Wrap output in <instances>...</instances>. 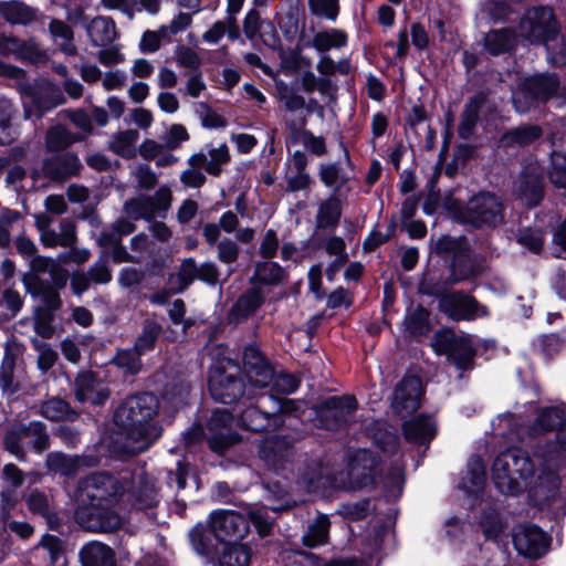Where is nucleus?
Here are the masks:
<instances>
[{"mask_svg":"<svg viewBox=\"0 0 566 566\" xmlns=\"http://www.w3.org/2000/svg\"><path fill=\"white\" fill-rule=\"evenodd\" d=\"M160 402L148 391L127 397L114 412V423L124 436L118 447L122 455H136L148 450L163 434L161 424L155 420Z\"/></svg>","mask_w":566,"mask_h":566,"instance_id":"obj_1","label":"nucleus"},{"mask_svg":"<svg viewBox=\"0 0 566 566\" xmlns=\"http://www.w3.org/2000/svg\"><path fill=\"white\" fill-rule=\"evenodd\" d=\"M420 292L438 297V310L455 322H471L488 317L490 314L488 307L471 294L463 291H446L444 285L432 283L428 279L422 281Z\"/></svg>","mask_w":566,"mask_h":566,"instance_id":"obj_2","label":"nucleus"},{"mask_svg":"<svg viewBox=\"0 0 566 566\" xmlns=\"http://www.w3.org/2000/svg\"><path fill=\"white\" fill-rule=\"evenodd\" d=\"M504 207L501 199L490 192H480L468 200L467 203L458 206L455 218L474 228H494L504 220Z\"/></svg>","mask_w":566,"mask_h":566,"instance_id":"obj_3","label":"nucleus"},{"mask_svg":"<svg viewBox=\"0 0 566 566\" xmlns=\"http://www.w3.org/2000/svg\"><path fill=\"white\" fill-rule=\"evenodd\" d=\"M209 391L221 403H232L242 397L244 382L239 365L231 359L218 360L210 369Z\"/></svg>","mask_w":566,"mask_h":566,"instance_id":"obj_4","label":"nucleus"},{"mask_svg":"<svg viewBox=\"0 0 566 566\" xmlns=\"http://www.w3.org/2000/svg\"><path fill=\"white\" fill-rule=\"evenodd\" d=\"M492 471L497 486L502 488L506 483L511 491L518 479L527 480L533 476L535 464L526 451L511 448L496 457Z\"/></svg>","mask_w":566,"mask_h":566,"instance_id":"obj_5","label":"nucleus"},{"mask_svg":"<svg viewBox=\"0 0 566 566\" xmlns=\"http://www.w3.org/2000/svg\"><path fill=\"white\" fill-rule=\"evenodd\" d=\"M520 32L531 43L547 44L559 34L558 22L549 7H533L525 11L520 22Z\"/></svg>","mask_w":566,"mask_h":566,"instance_id":"obj_6","label":"nucleus"},{"mask_svg":"<svg viewBox=\"0 0 566 566\" xmlns=\"http://www.w3.org/2000/svg\"><path fill=\"white\" fill-rule=\"evenodd\" d=\"M119 481L107 473H93L78 485V505L116 504L122 494Z\"/></svg>","mask_w":566,"mask_h":566,"instance_id":"obj_7","label":"nucleus"},{"mask_svg":"<svg viewBox=\"0 0 566 566\" xmlns=\"http://www.w3.org/2000/svg\"><path fill=\"white\" fill-rule=\"evenodd\" d=\"M115 504L78 505L74 513L75 522L84 530L112 533L123 525L122 516L114 510Z\"/></svg>","mask_w":566,"mask_h":566,"instance_id":"obj_8","label":"nucleus"},{"mask_svg":"<svg viewBox=\"0 0 566 566\" xmlns=\"http://www.w3.org/2000/svg\"><path fill=\"white\" fill-rule=\"evenodd\" d=\"M232 421L233 416L228 409L218 408L212 411L206 426L207 443L212 452L222 455L241 441V436L230 428Z\"/></svg>","mask_w":566,"mask_h":566,"instance_id":"obj_9","label":"nucleus"},{"mask_svg":"<svg viewBox=\"0 0 566 566\" xmlns=\"http://www.w3.org/2000/svg\"><path fill=\"white\" fill-rule=\"evenodd\" d=\"M434 253L443 260H451L450 275L446 284H455L471 277L481 275L485 269V260L471 253V250H432L430 256Z\"/></svg>","mask_w":566,"mask_h":566,"instance_id":"obj_10","label":"nucleus"},{"mask_svg":"<svg viewBox=\"0 0 566 566\" xmlns=\"http://www.w3.org/2000/svg\"><path fill=\"white\" fill-rule=\"evenodd\" d=\"M358 403L354 396H333L325 399L316 410L318 426L326 430H337L348 424Z\"/></svg>","mask_w":566,"mask_h":566,"instance_id":"obj_11","label":"nucleus"},{"mask_svg":"<svg viewBox=\"0 0 566 566\" xmlns=\"http://www.w3.org/2000/svg\"><path fill=\"white\" fill-rule=\"evenodd\" d=\"M211 531L223 543L243 539L250 530L249 518L235 511L221 510L211 514Z\"/></svg>","mask_w":566,"mask_h":566,"instance_id":"obj_12","label":"nucleus"},{"mask_svg":"<svg viewBox=\"0 0 566 566\" xmlns=\"http://www.w3.org/2000/svg\"><path fill=\"white\" fill-rule=\"evenodd\" d=\"M437 352L444 354L459 370H471L474 366L476 349L471 336L455 334L443 335L437 345Z\"/></svg>","mask_w":566,"mask_h":566,"instance_id":"obj_13","label":"nucleus"},{"mask_svg":"<svg viewBox=\"0 0 566 566\" xmlns=\"http://www.w3.org/2000/svg\"><path fill=\"white\" fill-rule=\"evenodd\" d=\"M378 461L367 450L356 451L349 459L347 467V480L340 483L349 490H358L374 484Z\"/></svg>","mask_w":566,"mask_h":566,"instance_id":"obj_14","label":"nucleus"},{"mask_svg":"<svg viewBox=\"0 0 566 566\" xmlns=\"http://www.w3.org/2000/svg\"><path fill=\"white\" fill-rule=\"evenodd\" d=\"M295 449L289 437L275 436L264 440L259 447V457L276 472L289 470L293 464Z\"/></svg>","mask_w":566,"mask_h":566,"instance_id":"obj_15","label":"nucleus"},{"mask_svg":"<svg viewBox=\"0 0 566 566\" xmlns=\"http://www.w3.org/2000/svg\"><path fill=\"white\" fill-rule=\"evenodd\" d=\"M269 291L254 284L232 304L227 314L228 323L239 325L252 318L264 305Z\"/></svg>","mask_w":566,"mask_h":566,"instance_id":"obj_16","label":"nucleus"},{"mask_svg":"<svg viewBox=\"0 0 566 566\" xmlns=\"http://www.w3.org/2000/svg\"><path fill=\"white\" fill-rule=\"evenodd\" d=\"M243 370L250 384L256 388H266L273 380V366L255 344L243 350Z\"/></svg>","mask_w":566,"mask_h":566,"instance_id":"obj_17","label":"nucleus"},{"mask_svg":"<svg viewBox=\"0 0 566 566\" xmlns=\"http://www.w3.org/2000/svg\"><path fill=\"white\" fill-rule=\"evenodd\" d=\"M423 387L418 376H405L396 386L392 408L400 416L415 412L421 405Z\"/></svg>","mask_w":566,"mask_h":566,"instance_id":"obj_18","label":"nucleus"},{"mask_svg":"<svg viewBox=\"0 0 566 566\" xmlns=\"http://www.w3.org/2000/svg\"><path fill=\"white\" fill-rule=\"evenodd\" d=\"M239 218L233 211H226L219 219L218 223L208 222L202 227V235L209 245H214L221 235V231L226 233H234L235 239L244 244L252 242L254 230L251 228L239 229Z\"/></svg>","mask_w":566,"mask_h":566,"instance_id":"obj_19","label":"nucleus"},{"mask_svg":"<svg viewBox=\"0 0 566 566\" xmlns=\"http://www.w3.org/2000/svg\"><path fill=\"white\" fill-rule=\"evenodd\" d=\"M82 168L83 165L78 156L73 151L52 155L42 161L43 177L56 182H64L77 176Z\"/></svg>","mask_w":566,"mask_h":566,"instance_id":"obj_20","label":"nucleus"},{"mask_svg":"<svg viewBox=\"0 0 566 566\" xmlns=\"http://www.w3.org/2000/svg\"><path fill=\"white\" fill-rule=\"evenodd\" d=\"M546 534L535 525H522L513 534V544L518 554L530 557H542L548 547Z\"/></svg>","mask_w":566,"mask_h":566,"instance_id":"obj_21","label":"nucleus"},{"mask_svg":"<svg viewBox=\"0 0 566 566\" xmlns=\"http://www.w3.org/2000/svg\"><path fill=\"white\" fill-rule=\"evenodd\" d=\"M544 129L537 124H522L505 130L499 138V148L506 153L520 150L535 144L542 138Z\"/></svg>","mask_w":566,"mask_h":566,"instance_id":"obj_22","label":"nucleus"},{"mask_svg":"<svg viewBox=\"0 0 566 566\" xmlns=\"http://www.w3.org/2000/svg\"><path fill=\"white\" fill-rule=\"evenodd\" d=\"M283 422L280 417L256 406H249L238 415L239 426L253 432L275 430L283 426Z\"/></svg>","mask_w":566,"mask_h":566,"instance_id":"obj_23","label":"nucleus"},{"mask_svg":"<svg viewBox=\"0 0 566 566\" xmlns=\"http://www.w3.org/2000/svg\"><path fill=\"white\" fill-rule=\"evenodd\" d=\"M275 252L276 250H261L262 258L265 260L255 263L254 273L250 277L251 285L258 284L265 289V286H275L283 282L284 269L270 260L275 256Z\"/></svg>","mask_w":566,"mask_h":566,"instance_id":"obj_24","label":"nucleus"},{"mask_svg":"<svg viewBox=\"0 0 566 566\" xmlns=\"http://www.w3.org/2000/svg\"><path fill=\"white\" fill-rule=\"evenodd\" d=\"M342 217V202L336 195L329 196L318 205L316 213L315 235H329L339 223Z\"/></svg>","mask_w":566,"mask_h":566,"instance_id":"obj_25","label":"nucleus"},{"mask_svg":"<svg viewBox=\"0 0 566 566\" xmlns=\"http://www.w3.org/2000/svg\"><path fill=\"white\" fill-rule=\"evenodd\" d=\"M515 192L528 208L537 207L544 198L543 177L532 171H523L516 181Z\"/></svg>","mask_w":566,"mask_h":566,"instance_id":"obj_26","label":"nucleus"},{"mask_svg":"<svg viewBox=\"0 0 566 566\" xmlns=\"http://www.w3.org/2000/svg\"><path fill=\"white\" fill-rule=\"evenodd\" d=\"M23 348L15 343H7L0 365V388L3 394L12 395L18 391L19 384L14 380V369Z\"/></svg>","mask_w":566,"mask_h":566,"instance_id":"obj_27","label":"nucleus"},{"mask_svg":"<svg viewBox=\"0 0 566 566\" xmlns=\"http://www.w3.org/2000/svg\"><path fill=\"white\" fill-rule=\"evenodd\" d=\"M39 230L45 248H75V226L70 219L62 220L55 228L40 227Z\"/></svg>","mask_w":566,"mask_h":566,"instance_id":"obj_28","label":"nucleus"},{"mask_svg":"<svg viewBox=\"0 0 566 566\" xmlns=\"http://www.w3.org/2000/svg\"><path fill=\"white\" fill-rule=\"evenodd\" d=\"M405 439L413 444H428L437 434V426L431 417L417 416L402 424Z\"/></svg>","mask_w":566,"mask_h":566,"instance_id":"obj_29","label":"nucleus"},{"mask_svg":"<svg viewBox=\"0 0 566 566\" xmlns=\"http://www.w3.org/2000/svg\"><path fill=\"white\" fill-rule=\"evenodd\" d=\"M74 395L78 402L102 405L108 394L99 389V382L93 373L80 374L74 381Z\"/></svg>","mask_w":566,"mask_h":566,"instance_id":"obj_30","label":"nucleus"},{"mask_svg":"<svg viewBox=\"0 0 566 566\" xmlns=\"http://www.w3.org/2000/svg\"><path fill=\"white\" fill-rule=\"evenodd\" d=\"M86 33L93 46H107L118 36L115 21L105 15L93 18L86 24Z\"/></svg>","mask_w":566,"mask_h":566,"instance_id":"obj_31","label":"nucleus"},{"mask_svg":"<svg viewBox=\"0 0 566 566\" xmlns=\"http://www.w3.org/2000/svg\"><path fill=\"white\" fill-rule=\"evenodd\" d=\"M97 263L90 268L87 271L90 279L95 284H106L112 280V273L108 269L106 258L111 256L115 263L133 262L140 263L144 254L140 256L132 255L127 250H109Z\"/></svg>","mask_w":566,"mask_h":566,"instance_id":"obj_32","label":"nucleus"},{"mask_svg":"<svg viewBox=\"0 0 566 566\" xmlns=\"http://www.w3.org/2000/svg\"><path fill=\"white\" fill-rule=\"evenodd\" d=\"M61 261L65 263L67 258L63 256L60 258L59 261H55L50 258L35 255L32 256L31 269L36 273H49L51 277L50 284L59 290H63L66 286L70 274L69 271L62 266Z\"/></svg>","mask_w":566,"mask_h":566,"instance_id":"obj_33","label":"nucleus"},{"mask_svg":"<svg viewBox=\"0 0 566 566\" xmlns=\"http://www.w3.org/2000/svg\"><path fill=\"white\" fill-rule=\"evenodd\" d=\"M484 49L493 56L510 53L517 44L516 32L511 28L490 30L484 36Z\"/></svg>","mask_w":566,"mask_h":566,"instance_id":"obj_34","label":"nucleus"},{"mask_svg":"<svg viewBox=\"0 0 566 566\" xmlns=\"http://www.w3.org/2000/svg\"><path fill=\"white\" fill-rule=\"evenodd\" d=\"M565 426V409L560 407H548L541 410L534 424L532 426L533 433H543L548 431H557V439L562 444Z\"/></svg>","mask_w":566,"mask_h":566,"instance_id":"obj_35","label":"nucleus"},{"mask_svg":"<svg viewBox=\"0 0 566 566\" xmlns=\"http://www.w3.org/2000/svg\"><path fill=\"white\" fill-rule=\"evenodd\" d=\"M82 566H116L115 553L106 544L91 542L80 552Z\"/></svg>","mask_w":566,"mask_h":566,"instance_id":"obj_36","label":"nucleus"},{"mask_svg":"<svg viewBox=\"0 0 566 566\" xmlns=\"http://www.w3.org/2000/svg\"><path fill=\"white\" fill-rule=\"evenodd\" d=\"M136 229L133 221L119 218L112 226L104 228L97 239L99 248H123L120 245L124 237L132 234Z\"/></svg>","mask_w":566,"mask_h":566,"instance_id":"obj_37","label":"nucleus"},{"mask_svg":"<svg viewBox=\"0 0 566 566\" xmlns=\"http://www.w3.org/2000/svg\"><path fill=\"white\" fill-rule=\"evenodd\" d=\"M2 478L1 500L7 506H13L18 501L17 490L24 483V474L14 463H8L2 468Z\"/></svg>","mask_w":566,"mask_h":566,"instance_id":"obj_38","label":"nucleus"},{"mask_svg":"<svg viewBox=\"0 0 566 566\" xmlns=\"http://www.w3.org/2000/svg\"><path fill=\"white\" fill-rule=\"evenodd\" d=\"M36 12V9L18 0L0 3V15L10 24H30L35 20Z\"/></svg>","mask_w":566,"mask_h":566,"instance_id":"obj_39","label":"nucleus"},{"mask_svg":"<svg viewBox=\"0 0 566 566\" xmlns=\"http://www.w3.org/2000/svg\"><path fill=\"white\" fill-rule=\"evenodd\" d=\"M40 415L50 421H75L78 412L59 397H51L40 406Z\"/></svg>","mask_w":566,"mask_h":566,"instance_id":"obj_40","label":"nucleus"},{"mask_svg":"<svg viewBox=\"0 0 566 566\" xmlns=\"http://www.w3.org/2000/svg\"><path fill=\"white\" fill-rule=\"evenodd\" d=\"M483 104L484 98L481 95H475L465 103L458 127V135L460 138L469 139L474 134L479 122V114Z\"/></svg>","mask_w":566,"mask_h":566,"instance_id":"obj_41","label":"nucleus"},{"mask_svg":"<svg viewBox=\"0 0 566 566\" xmlns=\"http://www.w3.org/2000/svg\"><path fill=\"white\" fill-rule=\"evenodd\" d=\"M525 83L541 103H545L556 95L559 88V78L556 74L535 75L527 78Z\"/></svg>","mask_w":566,"mask_h":566,"instance_id":"obj_42","label":"nucleus"},{"mask_svg":"<svg viewBox=\"0 0 566 566\" xmlns=\"http://www.w3.org/2000/svg\"><path fill=\"white\" fill-rule=\"evenodd\" d=\"M27 506L33 514L40 515L49 524L50 528H55L59 523V518L54 512L48 495L39 490H33L27 496Z\"/></svg>","mask_w":566,"mask_h":566,"instance_id":"obj_43","label":"nucleus"},{"mask_svg":"<svg viewBox=\"0 0 566 566\" xmlns=\"http://www.w3.org/2000/svg\"><path fill=\"white\" fill-rule=\"evenodd\" d=\"M348 36L344 30L329 29L327 31L316 32L311 42V46L314 48L319 54H327L332 49H342L347 45Z\"/></svg>","mask_w":566,"mask_h":566,"instance_id":"obj_44","label":"nucleus"},{"mask_svg":"<svg viewBox=\"0 0 566 566\" xmlns=\"http://www.w3.org/2000/svg\"><path fill=\"white\" fill-rule=\"evenodd\" d=\"M405 332L413 338L427 336L430 331L429 312L422 306L408 310L403 319Z\"/></svg>","mask_w":566,"mask_h":566,"instance_id":"obj_45","label":"nucleus"},{"mask_svg":"<svg viewBox=\"0 0 566 566\" xmlns=\"http://www.w3.org/2000/svg\"><path fill=\"white\" fill-rule=\"evenodd\" d=\"M82 140L84 136L72 133L63 126H54L46 132L45 147L49 151L57 153Z\"/></svg>","mask_w":566,"mask_h":566,"instance_id":"obj_46","label":"nucleus"},{"mask_svg":"<svg viewBox=\"0 0 566 566\" xmlns=\"http://www.w3.org/2000/svg\"><path fill=\"white\" fill-rule=\"evenodd\" d=\"M49 32L59 42V49L67 56L77 54V48L74 44V32L72 28L60 19H52L49 23Z\"/></svg>","mask_w":566,"mask_h":566,"instance_id":"obj_47","label":"nucleus"},{"mask_svg":"<svg viewBox=\"0 0 566 566\" xmlns=\"http://www.w3.org/2000/svg\"><path fill=\"white\" fill-rule=\"evenodd\" d=\"M318 177L325 187L333 189V195L340 191L350 179L338 161L321 164L318 167Z\"/></svg>","mask_w":566,"mask_h":566,"instance_id":"obj_48","label":"nucleus"},{"mask_svg":"<svg viewBox=\"0 0 566 566\" xmlns=\"http://www.w3.org/2000/svg\"><path fill=\"white\" fill-rule=\"evenodd\" d=\"M142 355L132 348H119L113 356L111 364L122 370L124 376H135L140 373Z\"/></svg>","mask_w":566,"mask_h":566,"instance_id":"obj_49","label":"nucleus"},{"mask_svg":"<svg viewBox=\"0 0 566 566\" xmlns=\"http://www.w3.org/2000/svg\"><path fill=\"white\" fill-rule=\"evenodd\" d=\"M296 472L297 482L308 491L317 489L324 476L322 464L317 460L305 461L298 464Z\"/></svg>","mask_w":566,"mask_h":566,"instance_id":"obj_50","label":"nucleus"},{"mask_svg":"<svg viewBox=\"0 0 566 566\" xmlns=\"http://www.w3.org/2000/svg\"><path fill=\"white\" fill-rule=\"evenodd\" d=\"M329 526V518L326 515H318L304 534L303 544L311 548L326 544Z\"/></svg>","mask_w":566,"mask_h":566,"instance_id":"obj_51","label":"nucleus"},{"mask_svg":"<svg viewBox=\"0 0 566 566\" xmlns=\"http://www.w3.org/2000/svg\"><path fill=\"white\" fill-rule=\"evenodd\" d=\"M161 326L155 321H146L143 325L142 333L136 338L133 348L142 356L155 348L156 342L161 334Z\"/></svg>","mask_w":566,"mask_h":566,"instance_id":"obj_52","label":"nucleus"},{"mask_svg":"<svg viewBox=\"0 0 566 566\" xmlns=\"http://www.w3.org/2000/svg\"><path fill=\"white\" fill-rule=\"evenodd\" d=\"M13 56L20 61H27L32 64H39L46 61V53L40 48L38 41L33 38L21 40L18 38L17 49Z\"/></svg>","mask_w":566,"mask_h":566,"instance_id":"obj_53","label":"nucleus"},{"mask_svg":"<svg viewBox=\"0 0 566 566\" xmlns=\"http://www.w3.org/2000/svg\"><path fill=\"white\" fill-rule=\"evenodd\" d=\"M138 133L132 129L116 133L109 142V149L124 158H132L135 155V143Z\"/></svg>","mask_w":566,"mask_h":566,"instance_id":"obj_54","label":"nucleus"},{"mask_svg":"<svg viewBox=\"0 0 566 566\" xmlns=\"http://www.w3.org/2000/svg\"><path fill=\"white\" fill-rule=\"evenodd\" d=\"M560 142L565 149L554 148L549 179L556 187L566 189V134L560 137Z\"/></svg>","mask_w":566,"mask_h":566,"instance_id":"obj_55","label":"nucleus"},{"mask_svg":"<svg viewBox=\"0 0 566 566\" xmlns=\"http://www.w3.org/2000/svg\"><path fill=\"white\" fill-rule=\"evenodd\" d=\"M23 439H25L24 423L11 426L3 437L6 450L13 454L19 461L27 459V454L21 444Z\"/></svg>","mask_w":566,"mask_h":566,"instance_id":"obj_56","label":"nucleus"},{"mask_svg":"<svg viewBox=\"0 0 566 566\" xmlns=\"http://www.w3.org/2000/svg\"><path fill=\"white\" fill-rule=\"evenodd\" d=\"M25 439L31 440L32 448L35 452L42 453L50 448V437L46 426L41 421H31L24 424Z\"/></svg>","mask_w":566,"mask_h":566,"instance_id":"obj_57","label":"nucleus"},{"mask_svg":"<svg viewBox=\"0 0 566 566\" xmlns=\"http://www.w3.org/2000/svg\"><path fill=\"white\" fill-rule=\"evenodd\" d=\"M251 549L247 545H232L224 548L220 566H250Z\"/></svg>","mask_w":566,"mask_h":566,"instance_id":"obj_58","label":"nucleus"},{"mask_svg":"<svg viewBox=\"0 0 566 566\" xmlns=\"http://www.w3.org/2000/svg\"><path fill=\"white\" fill-rule=\"evenodd\" d=\"M124 212L134 220H151L156 216L151 209V201L147 196L133 198L124 203Z\"/></svg>","mask_w":566,"mask_h":566,"instance_id":"obj_59","label":"nucleus"},{"mask_svg":"<svg viewBox=\"0 0 566 566\" xmlns=\"http://www.w3.org/2000/svg\"><path fill=\"white\" fill-rule=\"evenodd\" d=\"M60 291L52 286L50 282L39 280L35 284V293L41 297L43 304L41 310H50L52 312L60 310L62 306Z\"/></svg>","mask_w":566,"mask_h":566,"instance_id":"obj_60","label":"nucleus"},{"mask_svg":"<svg viewBox=\"0 0 566 566\" xmlns=\"http://www.w3.org/2000/svg\"><path fill=\"white\" fill-rule=\"evenodd\" d=\"M190 387L184 380H174L165 386L163 397L172 407L178 408L186 403Z\"/></svg>","mask_w":566,"mask_h":566,"instance_id":"obj_61","label":"nucleus"},{"mask_svg":"<svg viewBox=\"0 0 566 566\" xmlns=\"http://www.w3.org/2000/svg\"><path fill=\"white\" fill-rule=\"evenodd\" d=\"M276 90L286 111L296 112L305 107V98L294 87L283 82H277Z\"/></svg>","mask_w":566,"mask_h":566,"instance_id":"obj_62","label":"nucleus"},{"mask_svg":"<svg viewBox=\"0 0 566 566\" xmlns=\"http://www.w3.org/2000/svg\"><path fill=\"white\" fill-rule=\"evenodd\" d=\"M45 465L50 471L70 475L76 469V462L71 457L61 452H51L48 454Z\"/></svg>","mask_w":566,"mask_h":566,"instance_id":"obj_63","label":"nucleus"},{"mask_svg":"<svg viewBox=\"0 0 566 566\" xmlns=\"http://www.w3.org/2000/svg\"><path fill=\"white\" fill-rule=\"evenodd\" d=\"M175 61L178 66L188 69L192 71V73L200 72L202 64L199 54L187 45H179L176 48Z\"/></svg>","mask_w":566,"mask_h":566,"instance_id":"obj_64","label":"nucleus"}]
</instances>
